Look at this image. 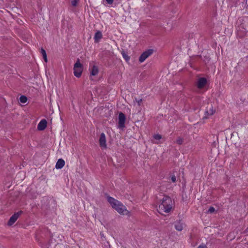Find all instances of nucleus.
I'll return each mask as SVG.
<instances>
[{
	"instance_id": "1",
	"label": "nucleus",
	"mask_w": 248,
	"mask_h": 248,
	"mask_svg": "<svg viewBox=\"0 0 248 248\" xmlns=\"http://www.w3.org/2000/svg\"><path fill=\"white\" fill-rule=\"evenodd\" d=\"M156 200L160 202L159 205V209L158 212L160 214H162V212L165 213H169L172 207V202L171 199L167 195H163L162 199H159L156 196Z\"/></svg>"
},
{
	"instance_id": "2",
	"label": "nucleus",
	"mask_w": 248,
	"mask_h": 248,
	"mask_svg": "<svg viewBox=\"0 0 248 248\" xmlns=\"http://www.w3.org/2000/svg\"><path fill=\"white\" fill-rule=\"evenodd\" d=\"M108 201L110 204L113 208L115 209L119 214L123 215H127L129 212L125 207L119 201L111 197H108Z\"/></svg>"
},
{
	"instance_id": "3",
	"label": "nucleus",
	"mask_w": 248,
	"mask_h": 248,
	"mask_svg": "<svg viewBox=\"0 0 248 248\" xmlns=\"http://www.w3.org/2000/svg\"><path fill=\"white\" fill-rule=\"evenodd\" d=\"M83 71V65L80 62L79 59H78L74 65V67H73L74 75L76 77L79 78L81 76Z\"/></svg>"
},
{
	"instance_id": "4",
	"label": "nucleus",
	"mask_w": 248,
	"mask_h": 248,
	"mask_svg": "<svg viewBox=\"0 0 248 248\" xmlns=\"http://www.w3.org/2000/svg\"><path fill=\"white\" fill-rule=\"evenodd\" d=\"M89 72L92 80H93V78L98 75L99 73V70L98 66L96 65L95 62L92 61L90 62Z\"/></svg>"
},
{
	"instance_id": "5",
	"label": "nucleus",
	"mask_w": 248,
	"mask_h": 248,
	"mask_svg": "<svg viewBox=\"0 0 248 248\" xmlns=\"http://www.w3.org/2000/svg\"><path fill=\"white\" fill-rule=\"evenodd\" d=\"M154 50L149 49L144 51L140 56L139 61L140 63L143 62L149 56L153 54Z\"/></svg>"
},
{
	"instance_id": "6",
	"label": "nucleus",
	"mask_w": 248,
	"mask_h": 248,
	"mask_svg": "<svg viewBox=\"0 0 248 248\" xmlns=\"http://www.w3.org/2000/svg\"><path fill=\"white\" fill-rule=\"evenodd\" d=\"M125 116L124 113L120 112L118 116V127L120 129H124L125 127Z\"/></svg>"
},
{
	"instance_id": "7",
	"label": "nucleus",
	"mask_w": 248,
	"mask_h": 248,
	"mask_svg": "<svg viewBox=\"0 0 248 248\" xmlns=\"http://www.w3.org/2000/svg\"><path fill=\"white\" fill-rule=\"evenodd\" d=\"M207 83V79L205 78H200L197 82V87L198 89H203Z\"/></svg>"
},
{
	"instance_id": "8",
	"label": "nucleus",
	"mask_w": 248,
	"mask_h": 248,
	"mask_svg": "<svg viewBox=\"0 0 248 248\" xmlns=\"http://www.w3.org/2000/svg\"><path fill=\"white\" fill-rule=\"evenodd\" d=\"M99 143L100 147L102 149H106L107 148L106 139L104 133L101 134L99 139Z\"/></svg>"
},
{
	"instance_id": "9",
	"label": "nucleus",
	"mask_w": 248,
	"mask_h": 248,
	"mask_svg": "<svg viewBox=\"0 0 248 248\" xmlns=\"http://www.w3.org/2000/svg\"><path fill=\"white\" fill-rule=\"evenodd\" d=\"M20 213L17 212L16 213L14 214L10 218L8 222V225L12 226L17 219L20 215Z\"/></svg>"
},
{
	"instance_id": "10",
	"label": "nucleus",
	"mask_w": 248,
	"mask_h": 248,
	"mask_svg": "<svg viewBox=\"0 0 248 248\" xmlns=\"http://www.w3.org/2000/svg\"><path fill=\"white\" fill-rule=\"evenodd\" d=\"M47 125V122L45 119H43L39 123L37 128L39 130H44Z\"/></svg>"
},
{
	"instance_id": "11",
	"label": "nucleus",
	"mask_w": 248,
	"mask_h": 248,
	"mask_svg": "<svg viewBox=\"0 0 248 248\" xmlns=\"http://www.w3.org/2000/svg\"><path fill=\"white\" fill-rule=\"evenodd\" d=\"M64 161L62 159H59L56 164L55 168L57 169H61L64 166Z\"/></svg>"
},
{
	"instance_id": "12",
	"label": "nucleus",
	"mask_w": 248,
	"mask_h": 248,
	"mask_svg": "<svg viewBox=\"0 0 248 248\" xmlns=\"http://www.w3.org/2000/svg\"><path fill=\"white\" fill-rule=\"evenodd\" d=\"M241 26L246 31H248V17L245 18L243 22L242 23Z\"/></svg>"
},
{
	"instance_id": "13",
	"label": "nucleus",
	"mask_w": 248,
	"mask_h": 248,
	"mask_svg": "<svg viewBox=\"0 0 248 248\" xmlns=\"http://www.w3.org/2000/svg\"><path fill=\"white\" fill-rule=\"evenodd\" d=\"M175 228L178 231H182L183 229V224L180 221H176L174 224Z\"/></svg>"
},
{
	"instance_id": "14",
	"label": "nucleus",
	"mask_w": 248,
	"mask_h": 248,
	"mask_svg": "<svg viewBox=\"0 0 248 248\" xmlns=\"http://www.w3.org/2000/svg\"><path fill=\"white\" fill-rule=\"evenodd\" d=\"M102 37V33L98 31H97L94 36V39L95 42H98Z\"/></svg>"
},
{
	"instance_id": "15",
	"label": "nucleus",
	"mask_w": 248,
	"mask_h": 248,
	"mask_svg": "<svg viewBox=\"0 0 248 248\" xmlns=\"http://www.w3.org/2000/svg\"><path fill=\"white\" fill-rule=\"evenodd\" d=\"M40 53L42 54L43 58L46 62H47V55L46 51L43 48L40 49Z\"/></svg>"
},
{
	"instance_id": "16",
	"label": "nucleus",
	"mask_w": 248,
	"mask_h": 248,
	"mask_svg": "<svg viewBox=\"0 0 248 248\" xmlns=\"http://www.w3.org/2000/svg\"><path fill=\"white\" fill-rule=\"evenodd\" d=\"M19 100L22 103H25L27 101V98L25 96L22 95L20 97Z\"/></svg>"
},
{
	"instance_id": "17",
	"label": "nucleus",
	"mask_w": 248,
	"mask_h": 248,
	"mask_svg": "<svg viewBox=\"0 0 248 248\" xmlns=\"http://www.w3.org/2000/svg\"><path fill=\"white\" fill-rule=\"evenodd\" d=\"M184 142V140L182 138L179 137L176 140V143L179 145H181Z\"/></svg>"
},
{
	"instance_id": "18",
	"label": "nucleus",
	"mask_w": 248,
	"mask_h": 248,
	"mask_svg": "<svg viewBox=\"0 0 248 248\" xmlns=\"http://www.w3.org/2000/svg\"><path fill=\"white\" fill-rule=\"evenodd\" d=\"M215 211V209L214 207L211 206L208 209V211H207V213L208 214H212L214 213Z\"/></svg>"
},
{
	"instance_id": "19",
	"label": "nucleus",
	"mask_w": 248,
	"mask_h": 248,
	"mask_svg": "<svg viewBox=\"0 0 248 248\" xmlns=\"http://www.w3.org/2000/svg\"><path fill=\"white\" fill-rule=\"evenodd\" d=\"M141 102H142V99H140L138 100L135 99V100L134 101V104H135V105L140 106Z\"/></svg>"
},
{
	"instance_id": "20",
	"label": "nucleus",
	"mask_w": 248,
	"mask_h": 248,
	"mask_svg": "<svg viewBox=\"0 0 248 248\" xmlns=\"http://www.w3.org/2000/svg\"><path fill=\"white\" fill-rule=\"evenodd\" d=\"M161 139H162L163 141H164V139L162 138V136L161 135L158 134H156V141L159 140Z\"/></svg>"
},
{
	"instance_id": "21",
	"label": "nucleus",
	"mask_w": 248,
	"mask_h": 248,
	"mask_svg": "<svg viewBox=\"0 0 248 248\" xmlns=\"http://www.w3.org/2000/svg\"><path fill=\"white\" fill-rule=\"evenodd\" d=\"M170 179L173 183H175L176 181V177L175 175L173 174L170 176Z\"/></svg>"
},
{
	"instance_id": "22",
	"label": "nucleus",
	"mask_w": 248,
	"mask_h": 248,
	"mask_svg": "<svg viewBox=\"0 0 248 248\" xmlns=\"http://www.w3.org/2000/svg\"><path fill=\"white\" fill-rule=\"evenodd\" d=\"M78 0H71V4L73 6H76Z\"/></svg>"
},
{
	"instance_id": "23",
	"label": "nucleus",
	"mask_w": 248,
	"mask_h": 248,
	"mask_svg": "<svg viewBox=\"0 0 248 248\" xmlns=\"http://www.w3.org/2000/svg\"><path fill=\"white\" fill-rule=\"evenodd\" d=\"M206 112V113H207V114H208V115H213V114H214V113H215V111H214V110H213V109H210V112H208V111H207H207H206V112Z\"/></svg>"
},
{
	"instance_id": "24",
	"label": "nucleus",
	"mask_w": 248,
	"mask_h": 248,
	"mask_svg": "<svg viewBox=\"0 0 248 248\" xmlns=\"http://www.w3.org/2000/svg\"><path fill=\"white\" fill-rule=\"evenodd\" d=\"M123 58L126 61H128L129 60L130 58L127 55L125 54H123Z\"/></svg>"
},
{
	"instance_id": "25",
	"label": "nucleus",
	"mask_w": 248,
	"mask_h": 248,
	"mask_svg": "<svg viewBox=\"0 0 248 248\" xmlns=\"http://www.w3.org/2000/svg\"><path fill=\"white\" fill-rule=\"evenodd\" d=\"M197 248H208L204 244H201L198 246Z\"/></svg>"
},
{
	"instance_id": "26",
	"label": "nucleus",
	"mask_w": 248,
	"mask_h": 248,
	"mask_svg": "<svg viewBox=\"0 0 248 248\" xmlns=\"http://www.w3.org/2000/svg\"><path fill=\"white\" fill-rule=\"evenodd\" d=\"M107 2L109 4H111L113 2L114 0H106Z\"/></svg>"
},
{
	"instance_id": "27",
	"label": "nucleus",
	"mask_w": 248,
	"mask_h": 248,
	"mask_svg": "<svg viewBox=\"0 0 248 248\" xmlns=\"http://www.w3.org/2000/svg\"><path fill=\"white\" fill-rule=\"evenodd\" d=\"M159 143V142H158L156 141V144H158ZM160 143H162V141H161V142H160Z\"/></svg>"
},
{
	"instance_id": "28",
	"label": "nucleus",
	"mask_w": 248,
	"mask_h": 248,
	"mask_svg": "<svg viewBox=\"0 0 248 248\" xmlns=\"http://www.w3.org/2000/svg\"><path fill=\"white\" fill-rule=\"evenodd\" d=\"M19 174L21 175V174H22V173L20 172V173H19Z\"/></svg>"
}]
</instances>
